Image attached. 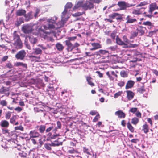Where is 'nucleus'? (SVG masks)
<instances>
[{
  "label": "nucleus",
  "instance_id": "e433bc0d",
  "mask_svg": "<svg viewBox=\"0 0 158 158\" xmlns=\"http://www.w3.org/2000/svg\"><path fill=\"white\" fill-rule=\"evenodd\" d=\"M17 66H22L24 68H26L27 65L25 64H23L22 62H17L16 64Z\"/></svg>",
  "mask_w": 158,
  "mask_h": 158
},
{
  "label": "nucleus",
  "instance_id": "37998d69",
  "mask_svg": "<svg viewBox=\"0 0 158 158\" xmlns=\"http://www.w3.org/2000/svg\"><path fill=\"white\" fill-rule=\"evenodd\" d=\"M137 109H138L137 108H132L130 109L129 112L134 113L136 112L137 111Z\"/></svg>",
  "mask_w": 158,
  "mask_h": 158
},
{
  "label": "nucleus",
  "instance_id": "6e6552de",
  "mask_svg": "<svg viewBox=\"0 0 158 158\" xmlns=\"http://www.w3.org/2000/svg\"><path fill=\"white\" fill-rule=\"evenodd\" d=\"M64 42L65 43L66 45L67 46V49L68 51H71L74 48L73 45L71 44L70 42L65 40Z\"/></svg>",
  "mask_w": 158,
  "mask_h": 158
},
{
  "label": "nucleus",
  "instance_id": "39448f33",
  "mask_svg": "<svg viewBox=\"0 0 158 158\" xmlns=\"http://www.w3.org/2000/svg\"><path fill=\"white\" fill-rule=\"evenodd\" d=\"M118 73V72L116 70L115 71H111L110 72V74L109 72H107L106 73V74L110 80H113L115 78H117L118 75L117 74Z\"/></svg>",
  "mask_w": 158,
  "mask_h": 158
},
{
  "label": "nucleus",
  "instance_id": "de8ad7c7",
  "mask_svg": "<svg viewBox=\"0 0 158 158\" xmlns=\"http://www.w3.org/2000/svg\"><path fill=\"white\" fill-rule=\"evenodd\" d=\"M51 145L48 144H44V147L48 150H51Z\"/></svg>",
  "mask_w": 158,
  "mask_h": 158
},
{
  "label": "nucleus",
  "instance_id": "6e6d98bb",
  "mask_svg": "<svg viewBox=\"0 0 158 158\" xmlns=\"http://www.w3.org/2000/svg\"><path fill=\"white\" fill-rule=\"evenodd\" d=\"M98 112H97L96 111H94V110L91 111L90 112V114L92 115H95V114H98Z\"/></svg>",
  "mask_w": 158,
  "mask_h": 158
},
{
  "label": "nucleus",
  "instance_id": "a19ab883",
  "mask_svg": "<svg viewBox=\"0 0 158 158\" xmlns=\"http://www.w3.org/2000/svg\"><path fill=\"white\" fill-rule=\"evenodd\" d=\"M120 75L122 77H126L127 76V74L124 71H122L120 72Z\"/></svg>",
  "mask_w": 158,
  "mask_h": 158
},
{
  "label": "nucleus",
  "instance_id": "5fc2aeb1",
  "mask_svg": "<svg viewBox=\"0 0 158 158\" xmlns=\"http://www.w3.org/2000/svg\"><path fill=\"white\" fill-rule=\"evenodd\" d=\"M82 13L78 12L77 13H76L75 14H73L72 15L73 16H80V15H82Z\"/></svg>",
  "mask_w": 158,
  "mask_h": 158
},
{
  "label": "nucleus",
  "instance_id": "a211bd4d",
  "mask_svg": "<svg viewBox=\"0 0 158 158\" xmlns=\"http://www.w3.org/2000/svg\"><path fill=\"white\" fill-rule=\"evenodd\" d=\"M146 29V28L145 27H140L138 28V31L139 33L141 35H142L144 34L145 31Z\"/></svg>",
  "mask_w": 158,
  "mask_h": 158
},
{
  "label": "nucleus",
  "instance_id": "4468645a",
  "mask_svg": "<svg viewBox=\"0 0 158 158\" xmlns=\"http://www.w3.org/2000/svg\"><path fill=\"white\" fill-rule=\"evenodd\" d=\"M26 11L23 9L18 10L16 12V15L18 16H22L25 15Z\"/></svg>",
  "mask_w": 158,
  "mask_h": 158
},
{
  "label": "nucleus",
  "instance_id": "cd10ccee",
  "mask_svg": "<svg viewBox=\"0 0 158 158\" xmlns=\"http://www.w3.org/2000/svg\"><path fill=\"white\" fill-rule=\"evenodd\" d=\"M92 46L94 48H95V49L98 48H101V45L98 43H93L91 44Z\"/></svg>",
  "mask_w": 158,
  "mask_h": 158
},
{
  "label": "nucleus",
  "instance_id": "f257e3e1",
  "mask_svg": "<svg viewBox=\"0 0 158 158\" xmlns=\"http://www.w3.org/2000/svg\"><path fill=\"white\" fill-rule=\"evenodd\" d=\"M70 15L68 12V10L64 9L61 15V20L57 23H55L57 19L56 16L52 17L48 20V22L49 23L48 26L44 25L43 27L45 30L51 29H57L63 26L65 21L69 17Z\"/></svg>",
  "mask_w": 158,
  "mask_h": 158
},
{
  "label": "nucleus",
  "instance_id": "b1692460",
  "mask_svg": "<svg viewBox=\"0 0 158 158\" xmlns=\"http://www.w3.org/2000/svg\"><path fill=\"white\" fill-rule=\"evenodd\" d=\"M34 51L32 52L33 54H39L42 53V51L39 48H36L33 49Z\"/></svg>",
  "mask_w": 158,
  "mask_h": 158
},
{
  "label": "nucleus",
  "instance_id": "473e14b6",
  "mask_svg": "<svg viewBox=\"0 0 158 158\" xmlns=\"http://www.w3.org/2000/svg\"><path fill=\"white\" fill-rule=\"evenodd\" d=\"M127 127L128 129L132 132L134 131V128L131 125L129 122L127 123Z\"/></svg>",
  "mask_w": 158,
  "mask_h": 158
},
{
  "label": "nucleus",
  "instance_id": "a18cd8bd",
  "mask_svg": "<svg viewBox=\"0 0 158 158\" xmlns=\"http://www.w3.org/2000/svg\"><path fill=\"white\" fill-rule=\"evenodd\" d=\"M143 24L144 25L151 26L152 25V23L149 21H146L143 22Z\"/></svg>",
  "mask_w": 158,
  "mask_h": 158
},
{
  "label": "nucleus",
  "instance_id": "7c9ffc66",
  "mask_svg": "<svg viewBox=\"0 0 158 158\" xmlns=\"http://www.w3.org/2000/svg\"><path fill=\"white\" fill-rule=\"evenodd\" d=\"M46 127L44 125H41L40 126L39 128V131L41 133H43L45 130Z\"/></svg>",
  "mask_w": 158,
  "mask_h": 158
},
{
  "label": "nucleus",
  "instance_id": "f8f14e48",
  "mask_svg": "<svg viewBox=\"0 0 158 158\" xmlns=\"http://www.w3.org/2000/svg\"><path fill=\"white\" fill-rule=\"evenodd\" d=\"M135 82L132 80L128 81L126 86V89H128L133 87Z\"/></svg>",
  "mask_w": 158,
  "mask_h": 158
},
{
  "label": "nucleus",
  "instance_id": "a878e982",
  "mask_svg": "<svg viewBox=\"0 0 158 158\" xmlns=\"http://www.w3.org/2000/svg\"><path fill=\"white\" fill-rule=\"evenodd\" d=\"M116 41L117 44L119 45H125L126 44L123 42L121 40V39L118 36L116 37Z\"/></svg>",
  "mask_w": 158,
  "mask_h": 158
},
{
  "label": "nucleus",
  "instance_id": "ea45409f",
  "mask_svg": "<svg viewBox=\"0 0 158 158\" xmlns=\"http://www.w3.org/2000/svg\"><path fill=\"white\" fill-rule=\"evenodd\" d=\"M67 40L66 41H69V42L70 41H74L76 39V36H74L72 37H68L67 38Z\"/></svg>",
  "mask_w": 158,
  "mask_h": 158
},
{
  "label": "nucleus",
  "instance_id": "338daca9",
  "mask_svg": "<svg viewBox=\"0 0 158 158\" xmlns=\"http://www.w3.org/2000/svg\"><path fill=\"white\" fill-rule=\"evenodd\" d=\"M138 46V44H131L130 46H129L130 47H132V48H135Z\"/></svg>",
  "mask_w": 158,
  "mask_h": 158
},
{
  "label": "nucleus",
  "instance_id": "4d7b16f0",
  "mask_svg": "<svg viewBox=\"0 0 158 158\" xmlns=\"http://www.w3.org/2000/svg\"><path fill=\"white\" fill-rule=\"evenodd\" d=\"M39 11L40 10L39 9H36L35 12L34 14V16L35 18H36L37 17L38 15L39 14Z\"/></svg>",
  "mask_w": 158,
  "mask_h": 158
},
{
  "label": "nucleus",
  "instance_id": "09e8293b",
  "mask_svg": "<svg viewBox=\"0 0 158 158\" xmlns=\"http://www.w3.org/2000/svg\"><path fill=\"white\" fill-rule=\"evenodd\" d=\"M100 118L99 115L98 113V114H97L96 116L93 119V122H96L97 121L99 118Z\"/></svg>",
  "mask_w": 158,
  "mask_h": 158
},
{
  "label": "nucleus",
  "instance_id": "c9c22d12",
  "mask_svg": "<svg viewBox=\"0 0 158 158\" xmlns=\"http://www.w3.org/2000/svg\"><path fill=\"white\" fill-rule=\"evenodd\" d=\"M148 4L147 2L146 1H143L141 2L139 4H138L137 6V7L142 6H144Z\"/></svg>",
  "mask_w": 158,
  "mask_h": 158
},
{
  "label": "nucleus",
  "instance_id": "c756f323",
  "mask_svg": "<svg viewBox=\"0 0 158 158\" xmlns=\"http://www.w3.org/2000/svg\"><path fill=\"white\" fill-rule=\"evenodd\" d=\"M139 121V119L136 118L134 117L133 118L131 119V123L134 125H136L138 123Z\"/></svg>",
  "mask_w": 158,
  "mask_h": 158
},
{
  "label": "nucleus",
  "instance_id": "f03ea898",
  "mask_svg": "<svg viewBox=\"0 0 158 158\" xmlns=\"http://www.w3.org/2000/svg\"><path fill=\"white\" fill-rule=\"evenodd\" d=\"M22 31L25 33L28 34L34 32L35 35H38L41 30L40 26L36 24H27L23 25L22 27Z\"/></svg>",
  "mask_w": 158,
  "mask_h": 158
},
{
  "label": "nucleus",
  "instance_id": "603ef678",
  "mask_svg": "<svg viewBox=\"0 0 158 158\" xmlns=\"http://www.w3.org/2000/svg\"><path fill=\"white\" fill-rule=\"evenodd\" d=\"M0 103L2 106H6L7 105L6 102L4 100L1 101Z\"/></svg>",
  "mask_w": 158,
  "mask_h": 158
},
{
  "label": "nucleus",
  "instance_id": "4c0bfd02",
  "mask_svg": "<svg viewBox=\"0 0 158 158\" xmlns=\"http://www.w3.org/2000/svg\"><path fill=\"white\" fill-rule=\"evenodd\" d=\"M72 6V4L71 3H67L65 6V9L68 10V11H69L68 9L71 8Z\"/></svg>",
  "mask_w": 158,
  "mask_h": 158
},
{
  "label": "nucleus",
  "instance_id": "7ed1b4c3",
  "mask_svg": "<svg viewBox=\"0 0 158 158\" xmlns=\"http://www.w3.org/2000/svg\"><path fill=\"white\" fill-rule=\"evenodd\" d=\"M14 41L13 43L14 47L17 49L21 48L23 44L21 41L16 31H14L13 33V38L10 39L9 41L8 42L13 43V41Z\"/></svg>",
  "mask_w": 158,
  "mask_h": 158
},
{
  "label": "nucleus",
  "instance_id": "f3484780",
  "mask_svg": "<svg viewBox=\"0 0 158 158\" xmlns=\"http://www.w3.org/2000/svg\"><path fill=\"white\" fill-rule=\"evenodd\" d=\"M126 19L127 20V23H132L136 21L135 19H132L130 18L129 16H128Z\"/></svg>",
  "mask_w": 158,
  "mask_h": 158
},
{
  "label": "nucleus",
  "instance_id": "bb28decb",
  "mask_svg": "<svg viewBox=\"0 0 158 158\" xmlns=\"http://www.w3.org/2000/svg\"><path fill=\"white\" fill-rule=\"evenodd\" d=\"M118 15V14L117 13H114L109 15L108 17L110 18V19L113 20Z\"/></svg>",
  "mask_w": 158,
  "mask_h": 158
},
{
  "label": "nucleus",
  "instance_id": "052dcab7",
  "mask_svg": "<svg viewBox=\"0 0 158 158\" xmlns=\"http://www.w3.org/2000/svg\"><path fill=\"white\" fill-rule=\"evenodd\" d=\"M104 20L108 22L111 23L113 22V21L110 19L109 18L105 19H104Z\"/></svg>",
  "mask_w": 158,
  "mask_h": 158
},
{
  "label": "nucleus",
  "instance_id": "4be33fe9",
  "mask_svg": "<svg viewBox=\"0 0 158 158\" xmlns=\"http://www.w3.org/2000/svg\"><path fill=\"white\" fill-rule=\"evenodd\" d=\"M56 47L57 49L59 51L62 50L64 48L63 45L60 43H57L56 45Z\"/></svg>",
  "mask_w": 158,
  "mask_h": 158
},
{
  "label": "nucleus",
  "instance_id": "dca6fc26",
  "mask_svg": "<svg viewBox=\"0 0 158 158\" xmlns=\"http://www.w3.org/2000/svg\"><path fill=\"white\" fill-rule=\"evenodd\" d=\"M83 151L84 153H86L90 156L91 158H94V154L93 153L92 154L90 153L89 152V150L84 147L83 148Z\"/></svg>",
  "mask_w": 158,
  "mask_h": 158
},
{
  "label": "nucleus",
  "instance_id": "20e7f679",
  "mask_svg": "<svg viewBox=\"0 0 158 158\" xmlns=\"http://www.w3.org/2000/svg\"><path fill=\"white\" fill-rule=\"evenodd\" d=\"M118 5L120 7V9L121 10H124L127 8L132 7L134 6V5L130 4L122 1L118 2Z\"/></svg>",
  "mask_w": 158,
  "mask_h": 158
},
{
  "label": "nucleus",
  "instance_id": "2eb2a0df",
  "mask_svg": "<svg viewBox=\"0 0 158 158\" xmlns=\"http://www.w3.org/2000/svg\"><path fill=\"white\" fill-rule=\"evenodd\" d=\"M9 122L5 120H2L1 123V125L2 127H7L9 126Z\"/></svg>",
  "mask_w": 158,
  "mask_h": 158
},
{
  "label": "nucleus",
  "instance_id": "9d476101",
  "mask_svg": "<svg viewBox=\"0 0 158 158\" xmlns=\"http://www.w3.org/2000/svg\"><path fill=\"white\" fill-rule=\"evenodd\" d=\"M149 12L152 13L155 10H157V6L156 3H153L150 4L149 5Z\"/></svg>",
  "mask_w": 158,
  "mask_h": 158
},
{
  "label": "nucleus",
  "instance_id": "ddd939ff",
  "mask_svg": "<svg viewBox=\"0 0 158 158\" xmlns=\"http://www.w3.org/2000/svg\"><path fill=\"white\" fill-rule=\"evenodd\" d=\"M127 97L129 100H130L133 98L134 94L133 93L130 91H127Z\"/></svg>",
  "mask_w": 158,
  "mask_h": 158
},
{
  "label": "nucleus",
  "instance_id": "8fccbe9b",
  "mask_svg": "<svg viewBox=\"0 0 158 158\" xmlns=\"http://www.w3.org/2000/svg\"><path fill=\"white\" fill-rule=\"evenodd\" d=\"M138 91L139 93H142L145 91V89L143 87H141L138 89Z\"/></svg>",
  "mask_w": 158,
  "mask_h": 158
},
{
  "label": "nucleus",
  "instance_id": "680f3d73",
  "mask_svg": "<svg viewBox=\"0 0 158 158\" xmlns=\"http://www.w3.org/2000/svg\"><path fill=\"white\" fill-rule=\"evenodd\" d=\"M53 128V126L48 127L46 130V132H49Z\"/></svg>",
  "mask_w": 158,
  "mask_h": 158
},
{
  "label": "nucleus",
  "instance_id": "1a4fd4ad",
  "mask_svg": "<svg viewBox=\"0 0 158 158\" xmlns=\"http://www.w3.org/2000/svg\"><path fill=\"white\" fill-rule=\"evenodd\" d=\"M40 134L39 133L35 130L30 131L29 133L30 138H36L39 137Z\"/></svg>",
  "mask_w": 158,
  "mask_h": 158
},
{
  "label": "nucleus",
  "instance_id": "79ce46f5",
  "mask_svg": "<svg viewBox=\"0 0 158 158\" xmlns=\"http://www.w3.org/2000/svg\"><path fill=\"white\" fill-rule=\"evenodd\" d=\"M122 94V91H119L114 94V97L115 98H117L118 97L120 96Z\"/></svg>",
  "mask_w": 158,
  "mask_h": 158
},
{
  "label": "nucleus",
  "instance_id": "5701e85b",
  "mask_svg": "<svg viewBox=\"0 0 158 158\" xmlns=\"http://www.w3.org/2000/svg\"><path fill=\"white\" fill-rule=\"evenodd\" d=\"M29 39L30 42L33 44H36L37 41V40L36 38L32 36L29 37Z\"/></svg>",
  "mask_w": 158,
  "mask_h": 158
},
{
  "label": "nucleus",
  "instance_id": "e2e57ef3",
  "mask_svg": "<svg viewBox=\"0 0 158 158\" xmlns=\"http://www.w3.org/2000/svg\"><path fill=\"white\" fill-rule=\"evenodd\" d=\"M125 83L123 81H121L118 83V85L120 87L123 86L124 85Z\"/></svg>",
  "mask_w": 158,
  "mask_h": 158
},
{
  "label": "nucleus",
  "instance_id": "0e129e2a",
  "mask_svg": "<svg viewBox=\"0 0 158 158\" xmlns=\"http://www.w3.org/2000/svg\"><path fill=\"white\" fill-rule=\"evenodd\" d=\"M116 33L115 32H113L111 34V37L114 39H115L116 35Z\"/></svg>",
  "mask_w": 158,
  "mask_h": 158
},
{
  "label": "nucleus",
  "instance_id": "423d86ee",
  "mask_svg": "<svg viewBox=\"0 0 158 158\" xmlns=\"http://www.w3.org/2000/svg\"><path fill=\"white\" fill-rule=\"evenodd\" d=\"M93 7L94 5L93 3L90 1L86 0L85 2H83V5L82 6V7L85 10L90 9L93 8Z\"/></svg>",
  "mask_w": 158,
  "mask_h": 158
},
{
  "label": "nucleus",
  "instance_id": "aec40b11",
  "mask_svg": "<svg viewBox=\"0 0 158 158\" xmlns=\"http://www.w3.org/2000/svg\"><path fill=\"white\" fill-rule=\"evenodd\" d=\"M23 23V18H19L17 19L16 22L15 24L17 26H19Z\"/></svg>",
  "mask_w": 158,
  "mask_h": 158
},
{
  "label": "nucleus",
  "instance_id": "69168bd1",
  "mask_svg": "<svg viewBox=\"0 0 158 158\" xmlns=\"http://www.w3.org/2000/svg\"><path fill=\"white\" fill-rule=\"evenodd\" d=\"M15 110L16 111H17L18 112H20L22 111V109L21 107H18L15 108Z\"/></svg>",
  "mask_w": 158,
  "mask_h": 158
},
{
  "label": "nucleus",
  "instance_id": "c85d7f7f",
  "mask_svg": "<svg viewBox=\"0 0 158 158\" xmlns=\"http://www.w3.org/2000/svg\"><path fill=\"white\" fill-rule=\"evenodd\" d=\"M18 116L17 115L13 116L10 120V122L12 124H14L15 121L17 119Z\"/></svg>",
  "mask_w": 158,
  "mask_h": 158
},
{
  "label": "nucleus",
  "instance_id": "774afa93",
  "mask_svg": "<svg viewBox=\"0 0 158 158\" xmlns=\"http://www.w3.org/2000/svg\"><path fill=\"white\" fill-rule=\"evenodd\" d=\"M153 72L156 76H158V71L156 70H153Z\"/></svg>",
  "mask_w": 158,
  "mask_h": 158
},
{
  "label": "nucleus",
  "instance_id": "6ab92c4d",
  "mask_svg": "<svg viewBox=\"0 0 158 158\" xmlns=\"http://www.w3.org/2000/svg\"><path fill=\"white\" fill-rule=\"evenodd\" d=\"M25 18L27 20H29L31 19L33 17V15L32 12H30L25 15Z\"/></svg>",
  "mask_w": 158,
  "mask_h": 158
},
{
  "label": "nucleus",
  "instance_id": "3c124183",
  "mask_svg": "<svg viewBox=\"0 0 158 158\" xmlns=\"http://www.w3.org/2000/svg\"><path fill=\"white\" fill-rule=\"evenodd\" d=\"M88 1H90L92 2V3L94 2L97 3H98L100 2L102 0H88Z\"/></svg>",
  "mask_w": 158,
  "mask_h": 158
},
{
  "label": "nucleus",
  "instance_id": "f704fd0d",
  "mask_svg": "<svg viewBox=\"0 0 158 158\" xmlns=\"http://www.w3.org/2000/svg\"><path fill=\"white\" fill-rule=\"evenodd\" d=\"M108 52V51H107L106 50H99L97 53L99 55H104L106 53Z\"/></svg>",
  "mask_w": 158,
  "mask_h": 158
},
{
  "label": "nucleus",
  "instance_id": "72a5a7b5",
  "mask_svg": "<svg viewBox=\"0 0 158 158\" xmlns=\"http://www.w3.org/2000/svg\"><path fill=\"white\" fill-rule=\"evenodd\" d=\"M91 78L90 77H86V80L88 84L91 86H94V84L91 81Z\"/></svg>",
  "mask_w": 158,
  "mask_h": 158
},
{
  "label": "nucleus",
  "instance_id": "c03bdc74",
  "mask_svg": "<svg viewBox=\"0 0 158 158\" xmlns=\"http://www.w3.org/2000/svg\"><path fill=\"white\" fill-rule=\"evenodd\" d=\"M15 130H20L21 131H23V127L21 126L16 127L15 128Z\"/></svg>",
  "mask_w": 158,
  "mask_h": 158
},
{
  "label": "nucleus",
  "instance_id": "bf43d9fd",
  "mask_svg": "<svg viewBox=\"0 0 158 158\" xmlns=\"http://www.w3.org/2000/svg\"><path fill=\"white\" fill-rule=\"evenodd\" d=\"M96 73H97L98 74L99 77L100 78L102 77H103V75L102 73H100V72L99 71H97L96 72Z\"/></svg>",
  "mask_w": 158,
  "mask_h": 158
},
{
  "label": "nucleus",
  "instance_id": "393cba45",
  "mask_svg": "<svg viewBox=\"0 0 158 158\" xmlns=\"http://www.w3.org/2000/svg\"><path fill=\"white\" fill-rule=\"evenodd\" d=\"M144 8H141L139 10H134L133 12L132 13L135 15H139L142 13V12L140 11L141 9H144Z\"/></svg>",
  "mask_w": 158,
  "mask_h": 158
},
{
  "label": "nucleus",
  "instance_id": "2f4dec72",
  "mask_svg": "<svg viewBox=\"0 0 158 158\" xmlns=\"http://www.w3.org/2000/svg\"><path fill=\"white\" fill-rule=\"evenodd\" d=\"M143 131L145 133H147L148 131V126L147 124H145L143 126Z\"/></svg>",
  "mask_w": 158,
  "mask_h": 158
},
{
  "label": "nucleus",
  "instance_id": "9b49d317",
  "mask_svg": "<svg viewBox=\"0 0 158 158\" xmlns=\"http://www.w3.org/2000/svg\"><path fill=\"white\" fill-rule=\"evenodd\" d=\"M115 114L120 118H124L126 116L125 113L121 110L116 111Z\"/></svg>",
  "mask_w": 158,
  "mask_h": 158
},
{
  "label": "nucleus",
  "instance_id": "864d4df0",
  "mask_svg": "<svg viewBox=\"0 0 158 158\" xmlns=\"http://www.w3.org/2000/svg\"><path fill=\"white\" fill-rule=\"evenodd\" d=\"M135 115L137 117L139 118H141V113L138 111L135 113Z\"/></svg>",
  "mask_w": 158,
  "mask_h": 158
},
{
  "label": "nucleus",
  "instance_id": "412c9836",
  "mask_svg": "<svg viewBox=\"0 0 158 158\" xmlns=\"http://www.w3.org/2000/svg\"><path fill=\"white\" fill-rule=\"evenodd\" d=\"M83 5V2L82 1L79 2L77 4H76L74 7L73 9L75 10V9H78L80 7H82Z\"/></svg>",
  "mask_w": 158,
  "mask_h": 158
},
{
  "label": "nucleus",
  "instance_id": "0eeeda50",
  "mask_svg": "<svg viewBox=\"0 0 158 158\" xmlns=\"http://www.w3.org/2000/svg\"><path fill=\"white\" fill-rule=\"evenodd\" d=\"M26 53L23 50L19 52L15 55L16 58L17 59H23L25 56Z\"/></svg>",
  "mask_w": 158,
  "mask_h": 158
},
{
  "label": "nucleus",
  "instance_id": "49530a36",
  "mask_svg": "<svg viewBox=\"0 0 158 158\" xmlns=\"http://www.w3.org/2000/svg\"><path fill=\"white\" fill-rule=\"evenodd\" d=\"M11 116V113L10 112H7L6 114L5 117L6 119H9Z\"/></svg>",
  "mask_w": 158,
  "mask_h": 158
},
{
  "label": "nucleus",
  "instance_id": "13d9d810",
  "mask_svg": "<svg viewBox=\"0 0 158 158\" xmlns=\"http://www.w3.org/2000/svg\"><path fill=\"white\" fill-rule=\"evenodd\" d=\"M138 32H134L132 34V36L131 38H133L136 36L138 35Z\"/></svg>",
  "mask_w": 158,
  "mask_h": 158
},
{
  "label": "nucleus",
  "instance_id": "58836bf2",
  "mask_svg": "<svg viewBox=\"0 0 158 158\" xmlns=\"http://www.w3.org/2000/svg\"><path fill=\"white\" fill-rule=\"evenodd\" d=\"M123 42L126 44L125 45L128 44L129 42V40L127 38L126 36H123Z\"/></svg>",
  "mask_w": 158,
  "mask_h": 158
}]
</instances>
